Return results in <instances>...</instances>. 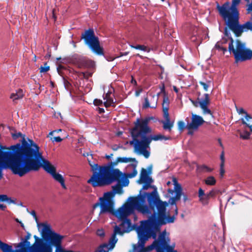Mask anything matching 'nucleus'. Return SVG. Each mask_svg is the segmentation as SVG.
Here are the masks:
<instances>
[{"label": "nucleus", "instance_id": "obj_1", "mask_svg": "<svg viewBox=\"0 0 252 252\" xmlns=\"http://www.w3.org/2000/svg\"><path fill=\"white\" fill-rule=\"evenodd\" d=\"M17 158L19 162L12 173L20 177L32 171H37L41 167L51 175L56 171V168L43 157L37 144L32 142L30 145L25 144Z\"/></svg>", "mask_w": 252, "mask_h": 252}, {"label": "nucleus", "instance_id": "obj_2", "mask_svg": "<svg viewBox=\"0 0 252 252\" xmlns=\"http://www.w3.org/2000/svg\"><path fill=\"white\" fill-rule=\"evenodd\" d=\"M175 220L174 216L166 215L165 212L158 214H152L148 220L142 221L140 225L137 229L138 241L137 244L133 245V251H137L138 248H144L146 242L152 237L155 240L157 234L154 228L159 229V227L167 223H173Z\"/></svg>", "mask_w": 252, "mask_h": 252}, {"label": "nucleus", "instance_id": "obj_3", "mask_svg": "<svg viewBox=\"0 0 252 252\" xmlns=\"http://www.w3.org/2000/svg\"><path fill=\"white\" fill-rule=\"evenodd\" d=\"M129 199L135 205L136 209L143 214H158L166 211V207L168 203L163 201L160 199L159 195L155 188L151 192H144L141 193V190L139 194L135 197H130Z\"/></svg>", "mask_w": 252, "mask_h": 252}, {"label": "nucleus", "instance_id": "obj_4", "mask_svg": "<svg viewBox=\"0 0 252 252\" xmlns=\"http://www.w3.org/2000/svg\"><path fill=\"white\" fill-rule=\"evenodd\" d=\"M11 136L14 140L21 137V143L11 146L8 148L10 151H3L2 149H7L5 147L0 146V180L2 178V170L9 168L12 172L15 167L19 162L17 155L20 152L25 144L30 145L32 142L36 144L32 140L25 138V135L21 132L11 133Z\"/></svg>", "mask_w": 252, "mask_h": 252}, {"label": "nucleus", "instance_id": "obj_5", "mask_svg": "<svg viewBox=\"0 0 252 252\" xmlns=\"http://www.w3.org/2000/svg\"><path fill=\"white\" fill-rule=\"evenodd\" d=\"M42 226L41 234L42 239L34 235L35 242L30 247V252H52L51 246L59 248L61 245L63 236L53 231L50 225L41 223L37 226Z\"/></svg>", "mask_w": 252, "mask_h": 252}, {"label": "nucleus", "instance_id": "obj_6", "mask_svg": "<svg viewBox=\"0 0 252 252\" xmlns=\"http://www.w3.org/2000/svg\"><path fill=\"white\" fill-rule=\"evenodd\" d=\"M123 178V173L118 168L109 167H100L98 173L94 174L87 183L94 188L109 185L114 182L120 183Z\"/></svg>", "mask_w": 252, "mask_h": 252}, {"label": "nucleus", "instance_id": "obj_7", "mask_svg": "<svg viewBox=\"0 0 252 252\" xmlns=\"http://www.w3.org/2000/svg\"><path fill=\"white\" fill-rule=\"evenodd\" d=\"M241 0H232L231 5L226 1L222 5L217 4V9L219 14L223 18L228 28L232 31L239 24V12L237 6Z\"/></svg>", "mask_w": 252, "mask_h": 252}, {"label": "nucleus", "instance_id": "obj_8", "mask_svg": "<svg viewBox=\"0 0 252 252\" xmlns=\"http://www.w3.org/2000/svg\"><path fill=\"white\" fill-rule=\"evenodd\" d=\"M152 117L146 118L144 119H136L134 122V126L130 129V134L132 140L129 141L130 145H134L136 151L139 147L140 143L144 139V134H148L152 131L151 128L148 126V124Z\"/></svg>", "mask_w": 252, "mask_h": 252}, {"label": "nucleus", "instance_id": "obj_9", "mask_svg": "<svg viewBox=\"0 0 252 252\" xmlns=\"http://www.w3.org/2000/svg\"><path fill=\"white\" fill-rule=\"evenodd\" d=\"M170 240L166 236V231L160 232L157 240H154L153 243L144 248H138L137 251L135 252H148L153 250H155L157 252H178L175 250V245H170Z\"/></svg>", "mask_w": 252, "mask_h": 252}, {"label": "nucleus", "instance_id": "obj_10", "mask_svg": "<svg viewBox=\"0 0 252 252\" xmlns=\"http://www.w3.org/2000/svg\"><path fill=\"white\" fill-rule=\"evenodd\" d=\"M82 39L90 50L98 56L104 55L103 48L100 46L99 38L95 36L93 29H89L81 34Z\"/></svg>", "mask_w": 252, "mask_h": 252}, {"label": "nucleus", "instance_id": "obj_11", "mask_svg": "<svg viewBox=\"0 0 252 252\" xmlns=\"http://www.w3.org/2000/svg\"><path fill=\"white\" fill-rule=\"evenodd\" d=\"M236 48H234L233 41L232 40L231 42L229 44L228 50L230 53H232L234 55L235 61L244 62L249 60L250 54L249 49L246 48L244 43H242L239 39L236 41Z\"/></svg>", "mask_w": 252, "mask_h": 252}, {"label": "nucleus", "instance_id": "obj_12", "mask_svg": "<svg viewBox=\"0 0 252 252\" xmlns=\"http://www.w3.org/2000/svg\"><path fill=\"white\" fill-rule=\"evenodd\" d=\"M204 96V98H200L199 97H198L196 100L192 99H189V100L195 107L200 106L204 114H209L212 116V111L208 108V105L210 103L209 95L208 94H205Z\"/></svg>", "mask_w": 252, "mask_h": 252}, {"label": "nucleus", "instance_id": "obj_13", "mask_svg": "<svg viewBox=\"0 0 252 252\" xmlns=\"http://www.w3.org/2000/svg\"><path fill=\"white\" fill-rule=\"evenodd\" d=\"M129 202L124 204L122 207L119 208L115 213V216L120 219H126L130 214L133 213L136 209L135 205L132 203L131 199H129Z\"/></svg>", "mask_w": 252, "mask_h": 252}, {"label": "nucleus", "instance_id": "obj_14", "mask_svg": "<svg viewBox=\"0 0 252 252\" xmlns=\"http://www.w3.org/2000/svg\"><path fill=\"white\" fill-rule=\"evenodd\" d=\"M99 202H96L93 205L94 209L96 208L97 207L100 206V214H104L109 213L115 215V212L114 206V202H109L99 199Z\"/></svg>", "mask_w": 252, "mask_h": 252}, {"label": "nucleus", "instance_id": "obj_15", "mask_svg": "<svg viewBox=\"0 0 252 252\" xmlns=\"http://www.w3.org/2000/svg\"><path fill=\"white\" fill-rule=\"evenodd\" d=\"M173 182L174 185V190L169 189H168V192L170 194H173L175 192V196L171 197L169 200L168 203H170L172 205L176 204V202L180 199L181 196L182 194V188L180 184L178 183L176 178H174L173 179Z\"/></svg>", "mask_w": 252, "mask_h": 252}, {"label": "nucleus", "instance_id": "obj_16", "mask_svg": "<svg viewBox=\"0 0 252 252\" xmlns=\"http://www.w3.org/2000/svg\"><path fill=\"white\" fill-rule=\"evenodd\" d=\"M191 122L188 123L186 126L189 130H196L205 123L202 117L193 113L191 115Z\"/></svg>", "mask_w": 252, "mask_h": 252}, {"label": "nucleus", "instance_id": "obj_17", "mask_svg": "<svg viewBox=\"0 0 252 252\" xmlns=\"http://www.w3.org/2000/svg\"><path fill=\"white\" fill-rule=\"evenodd\" d=\"M31 236V234L28 232L24 239H22V241L20 242L17 247L19 248L18 250H14L12 248L11 252H30V247H31V243L28 241Z\"/></svg>", "mask_w": 252, "mask_h": 252}, {"label": "nucleus", "instance_id": "obj_18", "mask_svg": "<svg viewBox=\"0 0 252 252\" xmlns=\"http://www.w3.org/2000/svg\"><path fill=\"white\" fill-rule=\"evenodd\" d=\"M72 62L80 68L90 67L93 65V63L91 61L88 60L85 58L78 55L73 57Z\"/></svg>", "mask_w": 252, "mask_h": 252}, {"label": "nucleus", "instance_id": "obj_19", "mask_svg": "<svg viewBox=\"0 0 252 252\" xmlns=\"http://www.w3.org/2000/svg\"><path fill=\"white\" fill-rule=\"evenodd\" d=\"M128 232H129L128 230H122L120 227L116 225L114 228V232L109 240V243L108 244L109 248L112 250L115 246V245L118 241V239L116 237V235L117 234L123 235L124 233Z\"/></svg>", "mask_w": 252, "mask_h": 252}, {"label": "nucleus", "instance_id": "obj_20", "mask_svg": "<svg viewBox=\"0 0 252 252\" xmlns=\"http://www.w3.org/2000/svg\"><path fill=\"white\" fill-rule=\"evenodd\" d=\"M150 144H149L148 141H146L143 139L142 140L139 148L136 151V152L142 154L145 158H147L149 157L150 154V152L147 150V149L150 147Z\"/></svg>", "mask_w": 252, "mask_h": 252}, {"label": "nucleus", "instance_id": "obj_21", "mask_svg": "<svg viewBox=\"0 0 252 252\" xmlns=\"http://www.w3.org/2000/svg\"><path fill=\"white\" fill-rule=\"evenodd\" d=\"M147 134H144V136L143 137L144 139L149 142V144H150L152 140L154 141H158V140H170L171 139L170 136H166L161 134H157L155 135H150L147 136Z\"/></svg>", "mask_w": 252, "mask_h": 252}, {"label": "nucleus", "instance_id": "obj_22", "mask_svg": "<svg viewBox=\"0 0 252 252\" xmlns=\"http://www.w3.org/2000/svg\"><path fill=\"white\" fill-rule=\"evenodd\" d=\"M199 201L204 205L208 204L209 200L210 199L208 193H205L204 190L201 188L198 189V194Z\"/></svg>", "mask_w": 252, "mask_h": 252}, {"label": "nucleus", "instance_id": "obj_23", "mask_svg": "<svg viewBox=\"0 0 252 252\" xmlns=\"http://www.w3.org/2000/svg\"><path fill=\"white\" fill-rule=\"evenodd\" d=\"M228 40H229V39H227V38L225 37H222L220 41L217 42L215 45V48L219 50L222 51L223 54H224V53L227 51V48L225 45L227 44Z\"/></svg>", "mask_w": 252, "mask_h": 252}, {"label": "nucleus", "instance_id": "obj_24", "mask_svg": "<svg viewBox=\"0 0 252 252\" xmlns=\"http://www.w3.org/2000/svg\"><path fill=\"white\" fill-rule=\"evenodd\" d=\"M152 180V179L149 176V173L147 170L142 168L141 170L140 179L137 181L138 183L139 184H142L143 182Z\"/></svg>", "mask_w": 252, "mask_h": 252}, {"label": "nucleus", "instance_id": "obj_25", "mask_svg": "<svg viewBox=\"0 0 252 252\" xmlns=\"http://www.w3.org/2000/svg\"><path fill=\"white\" fill-rule=\"evenodd\" d=\"M162 124L163 129L165 131L171 132L174 126V121L171 120L161 121L160 122Z\"/></svg>", "mask_w": 252, "mask_h": 252}, {"label": "nucleus", "instance_id": "obj_26", "mask_svg": "<svg viewBox=\"0 0 252 252\" xmlns=\"http://www.w3.org/2000/svg\"><path fill=\"white\" fill-rule=\"evenodd\" d=\"M51 175L56 181L61 184L63 188L66 189V186L64 183V180L61 174L58 173H56V171H55Z\"/></svg>", "mask_w": 252, "mask_h": 252}, {"label": "nucleus", "instance_id": "obj_27", "mask_svg": "<svg viewBox=\"0 0 252 252\" xmlns=\"http://www.w3.org/2000/svg\"><path fill=\"white\" fill-rule=\"evenodd\" d=\"M24 96L23 90L19 89H18L16 93H12L10 95V98L13 99V101L22 98Z\"/></svg>", "mask_w": 252, "mask_h": 252}, {"label": "nucleus", "instance_id": "obj_28", "mask_svg": "<svg viewBox=\"0 0 252 252\" xmlns=\"http://www.w3.org/2000/svg\"><path fill=\"white\" fill-rule=\"evenodd\" d=\"M0 250L2 252H11L12 246L9 245L6 243L2 242L0 240Z\"/></svg>", "mask_w": 252, "mask_h": 252}, {"label": "nucleus", "instance_id": "obj_29", "mask_svg": "<svg viewBox=\"0 0 252 252\" xmlns=\"http://www.w3.org/2000/svg\"><path fill=\"white\" fill-rule=\"evenodd\" d=\"M122 222L121 224V226L123 227L126 228V230H128L129 231L130 230V227L131 225V220H130L126 218V219H120Z\"/></svg>", "mask_w": 252, "mask_h": 252}, {"label": "nucleus", "instance_id": "obj_30", "mask_svg": "<svg viewBox=\"0 0 252 252\" xmlns=\"http://www.w3.org/2000/svg\"><path fill=\"white\" fill-rule=\"evenodd\" d=\"M114 193L111 191H109L105 192L104 194L103 197H100L99 199L109 201V202H114L112 198L114 197Z\"/></svg>", "mask_w": 252, "mask_h": 252}, {"label": "nucleus", "instance_id": "obj_31", "mask_svg": "<svg viewBox=\"0 0 252 252\" xmlns=\"http://www.w3.org/2000/svg\"><path fill=\"white\" fill-rule=\"evenodd\" d=\"M89 163L91 167V170L93 171V175L91 177V178H92L94 176V174H95V173H98V171L99 170V167L101 166H99L98 165V164L94 163L90 161H89Z\"/></svg>", "mask_w": 252, "mask_h": 252}, {"label": "nucleus", "instance_id": "obj_32", "mask_svg": "<svg viewBox=\"0 0 252 252\" xmlns=\"http://www.w3.org/2000/svg\"><path fill=\"white\" fill-rule=\"evenodd\" d=\"M110 250L108 247V244L103 243L100 245L94 252H108Z\"/></svg>", "mask_w": 252, "mask_h": 252}, {"label": "nucleus", "instance_id": "obj_33", "mask_svg": "<svg viewBox=\"0 0 252 252\" xmlns=\"http://www.w3.org/2000/svg\"><path fill=\"white\" fill-rule=\"evenodd\" d=\"M169 105V100L167 95H164L163 96V102L162 103V111L163 110H168Z\"/></svg>", "mask_w": 252, "mask_h": 252}, {"label": "nucleus", "instance_id": "obj_34", "mask_svg": "<svg viewBox=\"0 0 252 252\" xmlns=\"http://www.w3.org/2000/svg\"><path fill=\"white\" fill-rule=\"evenodd\" d=\"M130 47L137 50H140L143 51L150 52L151 49L143 45H137L136 46L130 45Z\"/></svg>", "mask_w": 252, "mask_h": 252}, {"label": "nucleus", "instance_id": "obj_35", "mask_svg": "<svg viewBox=\"0 0 252 252\" xmlns=\"http://www.w3.org/2000/svg\"><path fill=\"white\" fill-rule=\"evenodd\" d=\"M153 180H152L142 182V183H144V185L143 186L141 189V191L142 190H147L149 188H153L154 190L155 188H157L155 186L151 185V184L153 182Z\"/></svg>", "mask_w": 252, "mask_h": 252}, {"label": "nucleus", "instance_id": "obj_36", "mask_svg": "<svg viewBox=\"0 0 252 252\" xmlns=\"http://www.w3.org/2000/svg\"><path fill=\"white\" fill-rule=\"evenodd\" d=\"M118 161L121 163H127L130 161L137 162L135 158L126 157H119L118 158Z\"/></svg>", "mask_w": 252, "mask_h": 252}, {"label": "nucleus", "instance_id": "obj_37", "mask_svg": "<svg viewBox=\"0 0 252 252\" xmlns=\"http://www.w3.org/2000/svg\"><path fill=\"white\" fill-rule=\"evenodd\" d=\"M123 186L120 183H118L116 185L112 187L113 190L114 191V193H118L121 194L123 192Z\"/></svg>", "mask_w": 252, "mask_h": 252}, {"label": "nucleus", "instance_id": "obj_38", "mask_svg": "<svg viewBox=\"0 0 252 252\" xmlns=\"http://www.w3.org/2000/svg\"><path fill=\"white\" fill-rule=\"evenodd\" d=\"M205 183L207 185L214 186L216 183V180L213 176H209L205 180Z\"/></svg>", "mask_w": 252, "mask_h": 252}, {"label": "nucleus", "instance_id": "obj_39", "mask_svg": "<svg viewBox=\"0 0 252 252\" xmlns=\"http://www.w3.org/2000/svg\"><path fill=\"white\" fill-rule=\"evenodd\" d=\"M133 167V170L132 172L127 174L126 177L129 178H132L135 177L137 174V171L136 170V164H131V165Z\"/></svg>", "mask_w": 252, "mask_h": 252}, {"label": "nucleus", "instance_id": "obj_40", "mask_svg": "<svg viewBox=\"0 0 252 252\" xmlns=\"http://www.w3.org/2000/svg\"><path fill=\"white\" fill-rule=\"evenodd\" d=\"M198 169L199 171L202 172H211L213 170L205 165H201L198 166Z\"/></svg>", "mask_w": 252, "mask_h": 252}, {"label": "nucleus", "instance_id": "obj_41", "mask_svg": "<svg viewBox=\"0 0 252 252\" xmlns=\"http://www.w3.org/2000/svg\"><path fill=\"white\" fill-rule=\"evenodd\" d=\"M224 37H225L227 38V39H229V42L228 43V44L231 42L232 40H233V43L234 42V40L233 38H232V37L231 36L230 32L229 31H228L226 27H225L224 29Z\"/></svg>", "mask_w": 252, "mask_h": 252}, {"label": "nucleus", "instance_id": "obj_42", "mask_svg": "<svg viewBox=\"0 0 252 252\" xmlns=\"http://www.w3.org/2000/svg\"><path fill=\"white\" fill-rule=\"evenodd\" d=\"M118 163H119V161H118V158L114 161H111L108 163L107 165H102L101 167H109L111 168H114V167L116 166Z\"/></svg>", "mask_w": 252, "mask_h": 252}, {"label": "nucleus", "instance_id": "obj_43", "mask_svg": "<svg viewBox=\"0 0 252 252\" xmlns=\"http://www.w3.org/2000/svg\"><path fill=\"white\" fill-rule=\"evenodd\" d=\"M40 72H46L50 69V66L47 65V63H45L44 64V66H41L39 68Z\"/></svg>", "mask_w": 252, "mask_h": 252}, {"label": "nucleus", "instance_id": "obj_44", "mask_svg": "<svg viewBox=\"0 0 252 252\" xmlns=\"http://www.w3.org/2000/svg\"><path fill=\"white\" fill-rule=\"evenodd\" d=\"M211 83V82L210 81H208L207 83H205L203 81H199V84L201 85L204 90L205 91H207L208 90V88L210 86V84Z\"/></svg>", "mask_w": 252, "mask_h": 252}, {"label": "nucleus", "instance_id": "obj_45", "mask_svg": "<svg viewBox=\"0 0 252 252\" xmlns=\"http://www.w3.org/2000/svg\"><path fill=\"white\" fill-rule=\"evenodd\" d=\"M92 75V73L89 72H81L79 73V76H82L83 78L88 79Z\"/></svg>", "mask_w": 252, "mask_h": 252}, {"label": "nucleus", "instance_id": "obj_46", "mask_svg": "<svg viewBox=\"0 0 252 252\" xmlns=\"http://www.w3.org/2000/svg\"><path fill=\"white\" fill-rule=\"evenodd\" d=\"M63 84L65 88L67 90H70L71 87V83L67 80L64 77H63Z\"/></svg>", "mask_w": 252, "mask_h": 252}, {"label": "nucleus", "instance_id": "obj_47", "mask_svg": "<svg viewBox=\"0 0 252 252\" xmlns=\"http://www.w3.org/2000/svg\"><path fill=\"white\" fill-rule=\"evenodd\" d=\"M126 174H123V178L121 180L120 184L123 183L122 186H127L129 183V180L127 178H125V176Z\"/></svg>", "mask_w": 252, "mask_h": 252}, {"label": "nucleus", "instance_id": "obj_48", "mask_svg": "<svg viewBox=\"0 0 252 252\" xmlns=\"http://www.w3.org/2000/svg\"><path fill=\"white\" fill-rule=\"evenodd\" d=\"M219 192V190L217 189H212L210 190L208 193L210 198L212 197H214L216 195L218 194Z\"/></svg>", "mask_w": 252, "mask_h": 252}, {"label": "nucleus", "instance_id": "obj_49", "mask_svg": "<svg viewBox=\"0 0 252 252\" xmlns=\"http://www.w3.org/2000/svg\"><path fill=\"white\" fill-rule=\"evenodd\" d=\"M185 127V125L184 122L180 121L178 122V128L179 130L181 131H183Z\"/></svg>", "mask_w": 252, "mask_h": 252}, {"label": "nucleus", "instance_id": "obj_50", "mask_svg": "<svg viewBox=\"0 0 252 252\" xmlns=\"http://www.w3.org/2000/svg\"><path fill=\"white\" fill-rule=\"evenodd\" d=\"M149 100L148 99V97H145L144 98V103L143 105V108L144 109L148 108L150 107Z\"/></svg>", "mask_w": 252, "mask_h": 252}, {"label": "nucleus", "instance_id": "obj_51", "mask_svg": "<svg viewBox=\"0 0 252 252\" xmlns=\"http://www.w3.org/2000/svg\"><path fill=\"white\" fill-rule=\"evenodd\" d=\"M163 115L164 118V121L170 120L168 110H163Z\"/></svg>", "mask_w": 252, "mask_h": 252}, {"label": "nucleus", "instance_id": "obj_52", "mask_svg": "<svg viewBox=\"0 0 252 252\" xmlns=\"http://www.w3.org/2000/svg\"><path fill=\"white\" fill-rule=\"evenodd\" d=\"M63 69H66V68L63 66L62 65H59L58 67H57V71H58V73L61 75V76H63V74H62V70H63Z\"/></svg>", "mask_w": 252, "mask_h": 252}, {"label": "nucleus", "instance_id": "obj_53", "mask_svg": "<svg viewBox=\"0 0 252 252\" xmlns=\"http://www.w3.org/2000/svg\"><path fill=\"white\" fill-rule=\"evenodd\" d=\"M51 141L54 142V141L57 142H60L63 140V139L61 138L60 136L54 137L53 138H51Z\"/></svg>", "mask_w": 252, "mask_h": 252}, {"label": "nucleus", "instance_id": "obj_54", "mask_svg": "<svg viewBox=\"0 0 252 252\" xmlns=\"http://www.w3.org/2000/svg\"><path fill=\"white\" fill-rule=\"evenodd\" d=\"M94 104L96 106L101 105L102 104V101L100 99H95L94 100Z\"/></svg>", "mask_w": 252, "mask_h": 252}, {"label": "nucleus", "instance_id": "obj_55", "mask_svg": "<svg viewBox=\"0 0 252 252\" xmlns=\"http://www.w3.org/2000/svg\"><path fill=\"white\" fill-rule=\"evenodd\" d=\"M220 160H221V163L220 165V166H224V153L222 152L220 155Z\"/></svg>", "mask_w": 252, "mask_h": 252}, {"label": "nucleus", "instance_id": "obj_56", "mask_svg": "<svg viewBox=\"0 0 252 252\" xmlns=\"http://www.w3.org/2000/svg\"><path fill=\"white\" fill-rule=\"evenodd\" d=\"M96 234L100 237L104 236L105 233L102 229H98L96 231Z\"/></svg>", "mask_w": 252, "mask_h": 252}, {"label": "nucleus", "instance_id": "obj_57", "mask_svg": "<svg viewBox=\"0 0 252 252\" xmlns=\"http://www.w3.org/2000/svg\"><path fill=\"white\" fill-rule=\"evenodd\" d=\"M242 120V123L243 124V125H246L248 127H249L250 128V131L252 132V125H250L249 124H247L246 121L244 120V119H241Z\"/></svg>", "mask_w": 252, "mask_h": 252}, {"label": "nucleus", "instance_id": "obj_58", "mask_svg": "<svg viewBox=\"0 0 252 252\" xmlns=\"http://www.w3.org/2000/svg\"><path fill=\"white\" fill-rule=\"evenodd\" d=\"M160 93H158V95H159L160 93H162L163 94V96L164 95H167L165 91V87L164 84L162 85V87L160 88Z\"/></svg>", "mask_w": 252, "mask_h": 252}, {"label": "nucleus", "instance_id": "obj_59", "mask_svg": "<svg viewBox=\"0 0 252 252\" xmlns=\"http://www.w3.org/2000/svg\"><path fill=\"white\" fill-rule=\"evenodd\" d=\"M31 214L33 217L34 219H35L36 221L37 222L38 219H37V217L36 216V213H35V211L32 210L31 212Z\"/></svg>", "mask_w": 252, "mask_h": 252}, {"label": "nucleus", "instance_id": "obj_60", "mask_svg": "<svg viewBox=\"0 0 252 252\" xmlns=\"http://www.w3.org/2000/svg\"><path fill=\"white\" fill-rule=\"evenodd\" d=\"M111 93L110 92H108L107 93L104 95H103V99H107L108 98H111L110 94Z\"/></svg>", "mask_w": 252, "mask_h": 252}, {"label": "nucleus", "instance_id": "obj_61", "mask_svg": "<svg viewBox=\"0 0 252 252\" xmlns=\"http://www.w3.org/2000/svg\"><path fill=\"white\" fill-rule=\"evenodd\" d=\"M224 172H225V171H224V169L223 168V166H220V176L221 177H222L224 174Z\"/></svg>", "mask_w": 252, "mask_h": 252}, {"label": "nucleus", "instance_id": "obj_62", "mask_svg": "<svg viewBox=\"0 0 252 252\" xmlns=\"http://www.w3.org/2000/svg\"><path fill=\"white\" fill-rule=\"evenodd\" d=\"M56 9L54 8V9H53L52 10V17L54 19V21H56V19H57V17L56 16Z\"/></svg>", "mask_w": 252, "mask_h": 252}, {"label": "nucleus", "instance_id": "obj_63", "mask_svg": "<svg viewBox=\"0 0 252 252\" xmlns=\"http://www.w3.org/2000/svg\"><path fill=\"white\" fill-rule=\"evenodd\" d=\"M237 111L239 114H246L247 112L242 108H240L239 110L237 109Z\"/></svg>", "mask_w": 252, "mask_h": 252}, {"label": "nucleus", "instance_id": "obj_64", "mask_svg": "<svg viewBox=\"0 0 252 252\" xmlns=\"http://www.w3.org/2000/svg\"><path fill=\"white\" fill-rule=\"evenodd\" d=\"M245 117L247 121H249L250 119H252V117H251V116L250 114H249L247 112L245 114Z\"/></svg>", "mask_w": 252, "mask_h": 252}]
</instances>
